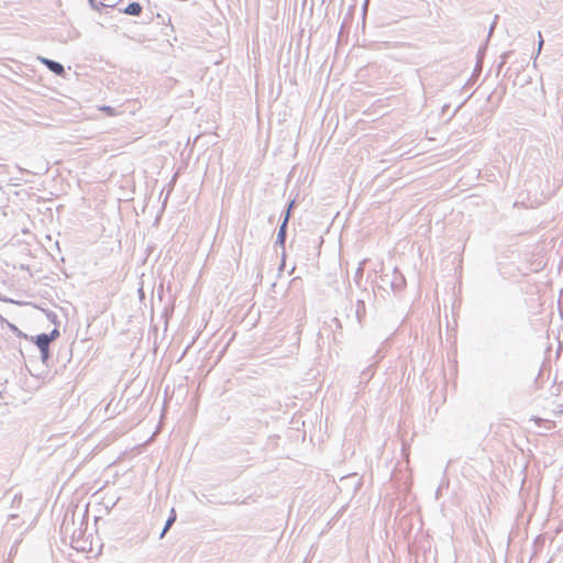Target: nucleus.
<instances>
[{"label": "nucleus", "mask_w": 563, "mask_h": 563, "mask_svg": "<svg viewBox=\"0 0 563 563\" xmlns=\"http://www.w3.org/2000/svg\"><path fill=\"white\" fill-rule=\"evenodd\" d=\"M292 205H294V201H291L289 203L288 209L286 211L285 219H284L283 223L279 227V230H278V233H277V239H276V244L284 245V243H285L286 229H287V223H288V219H289L290 208L292 207Z\"/></svg>", "instance_id": "1"}, {"label": "nucleus", "mask_w": 563, "mask_h": 563, "mask_svg": "<svg viewBox=\"0 0 563 563\" xmlns=\"http://www.w3.org/2000/svg\"><path fill=\"white\" fill-rule=\"evenodd\" d=\"M41 62L55 75L62 76L65 73L64 66L56 60L42 57Z\"/></svg>", "instance_id": "2"}, {"label": "nucleus", "mask_w": 563, "mask_h": 563, "mask_svg": "<svg viewBox=\"0 0 563 563\" xmlns=\"http://www.w3.org/2000/svg\"><path fill=\"white\" fill-rule=\"evenodd\" d=\"M52 342V336H48L46 333H42L36 336L35 343L40 350L48 349L49 343Z\"/></svg>", "instance_id": "3"}, {"label": "nucleus", "mask_w": 563, "mask_h": 563, "mask_svg": "<svg viewBox=\"0 0 563 563\" xmlns=\"http://www.w3.org/2000/svg\"><path fill=\"white\" fill-rule=\"evenodd\" d=\"M123 12L129 15L137 16L142 12V7L137 2H132L123 10Z\"/></svg>", "instance_id": "4"}, {"label": "nucleus", "mask_w": 563, "mask_h": 563, "mask_svg": "<svg viewBox=\"0 0 563 563\" xmlns=\"http://www.w3.org/2000/svg\"><path fill=\"white\" fill-rule=\"evenodd\" d=\"M119 0H100V4L103 7L112 8L118 3Z\"/></svg>", "instance_id": "5"}, {"label": "nucleus", "mask_w": 563, "mask_h": 563, "mask_svg": "<svg viewBox=\"0 0 563 563\" xmlns=\"http://www.w3.org/2000/svg\"><path fill=\"white\" fill-rule=\"evenodd\" d=\"M175 520H176V514H175V510L172 509L170 516L165 523L167 526V528H170L173 526V523L175 522Z\"/></svg>", "instance_id": "6"}, {"label": "nucleus", "mask_w": 563, "mask_h": 563, "mask_svg": "<svg viewBox=\"0 0 563 563\" xmlns=\"http://www.w3.org/2000/svg\"><path fill=\"white\" fill-rule=\"evenodd\" d=\"M40 352L42 361L45 362L49 356V349L40 350Z\"/></svg>", "instance_id": "7"}, {"label": "nucleus", "mask_w": 563, "mask_h": 563, "mask_svg": "<svg viewBox=\"0 0 563 563\" xmlns=\"http://www.w3.org/2000/svg\"><path fill=\"white\" fill-rule=\"evenodd\" d=\"M101 110L107 112L110 115H114L115 114L114 109L111 108V107H102Z\"/></svg>", "instance_id": "8"}, {"label": "nucleus", "mask_w": 563, "mask_h": 563, "mask_svg": "<svg viewBox=\"0 0 563 563\" xmlns=\"http://www.w3.org/2000/svg\"><path fill=\"white\" fill-rule=\"evenodd\" d=\"M539 36H541V33H540V32H539ZM542 45H543V40H542V37H540V41H539V43H538L537 56L540 54L541 48H542Z\"/></svg>", "instance_id": "9"}, {"label": "nucleus", "mask_w": 563, "mask_h": 563, "mask_svg": "<svg viewBox=\"0 0 563 563\" xmlns=\"http://www.w3.org/2000/svg\"><path fill=\"white\" fill-rule=\"evenodd\" d=\"M58 334H59L58 330L55 329L52 331L51 334H48V336H52V341H53L56 336H58Z\"/></svg>", "instance_id": "10"}, {"label": "nucleus", "mask_w": 563, "mask_h": 563, "mask_svg": "<svg viewBox=\"0 0 563 563\" xmlns=\"http://www.w3.org/2000/svg\"><path fill=\"white\" fill-rule=\"evenodd\" d=\"M168 530L169 528H167V526L165 525L164 529L162 530L161 538H163Z\"/></svg>", "instance_id": "11"}, {"label": "nucleus", "mask_w": 563, "mask_h": 563, "mask_svg": "<svg viewBox=\"0 0 563 563\" xmlns=\"http://www.w3.org/2000/svg\"><path fill=\"white\" fill-rule=\"evenodd\" d=\"M168 530L169 528H167V526L165 525L164 529L162 530L161 538H163Z\"/></svg>", "instance_id": "12"}, {"label": "nucleus", "mask_w": 563, "mask_h": 563, "mask_svg": "<svg viewBox=\"0 0 563 563\" xmlns=\"http://www.w3.org/2000/svg\"><path fill=\"white\" fill-rule=\"evenodd\" d=\"M362 272H363V267H362V265H361V266L358 267V269H357V274H362Z\"/></svg>", "instance_id": "13"}, {"label": "nucleus", "mask_w": 563, "mask_h": 563, "mask_svg": "<svg viewBox=\"0 0 563 563\" xmlns=\"http://www.w3.org/2000/svg\"><path fill=\"white\" fill-rule=\"evenodd\" d=\"M175 180H176V177H173L170 184L174 185Z\"/></svg>", "instance_id": "14"}, {"label": "nucleus", "mask_w": 563, "mask_h": 563, "mask_svg": "<svg viewBox=\"0 0 563 563\" xmlns=\"http://www.w3.org/2000/svg\"><path fill=\"white\" fill-rule=\"evenodd\" d=\"M493 30H494V24L490 26L489 34L493 32Z\"/></svg>", "instance_id": "15"}, {"label": "nucleus", "mask_w": 563, "mask_h": 563, "mask_svg": "<svg viewBox=\"0 0 563 563\" xmlns=\"http://www.w3.org/2000/svg\"><path fill=\"white\" fill-rule=\"evenodd\" d=\"M92 5H95V0H89Z\"/></svg>", "instance_id": "16"}]
</instances>
